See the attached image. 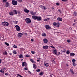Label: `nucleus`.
Wrapping results in <instances>:
<instances>
[{
	"label": "nucleus",
	"mask_w": 77,
	"mask_h": 77,
	"mask_svg": "<svg viewBox=\"0 0 77 77\" xmlns=\"http://www.w3.org/2000/svg\"><path fill=\"white\" fill-rule=\"evenodd\" d=\"M27 24H29L31 23V20L29 18H26L25 20Z\"/></svg>",
	"instance_id": "nucleus-1"
},
{
	"label": "nucleus",
	"mask_w": 77,
	"mask_h": 77,
	"mask_svg": "<svg viewBox=\"0 0 77 77\" xmlns=\"http://www.w3.org/2000/svg\"><path fill=\"white\" fill-rule=\"evenodd\" d=\"M15 27L16 28V30L17 32H19V31H20L21 29H20V26H19L17 25H16Z\"/></svg>",
	"instance_id": "nucleus-2"
},
{
	"label": "nucleus",
	"mask_w": 77,
	"mask_h": 77,
	"mask_svg": "<svg viewBox=\"0 0 77 77\" xmlns=\"http://www.w3.org/2000/svg\"><path fill=\"white\" fill-rule=\"evenodd\" d=\"M12 3L13 5H14V6H15L18 4V2H17V1L15 0H12Z\"/></svg>",
	"instance_id": "nucleus-3"
},
{
	"label": "nucleus",
	"mask_w": 77,
	"mask_h": 77,
	"mask_svg": "<svg viewBox=\"0 0 77 77\" xmlns=\"http://www.w3.org/2000/svg\"><path fill=\"white\" fill-rule=\"evenodd\" d=\"M43 40L44 44H47L48 42V40L47 38H44Z\"/></svg>",
	"instance_id": "nucleus-4"
},
{
	"label": "nucleus",
	"mask_w": 77,
	"mask_h": 77,
	"mask_svg": "<svg viewBox=\"0 0 77 77\" xmlns=\"http://www.w3.org/2000/svg\"><path fill=\"white\" fill-rule=\"evenodd\" d=\"M42 19V18H41V17L40 16H37V19L36 20L37 21H41Z\"/></svg>",
	"instance_id": "nucleus-5"
},
{
	"label": "nucleus",
	"mask_w": 77,
	"mask_h": 77,
	"mask_svg": "<svg viewBox=\"0 0 77 77\" xmlns=\"http://www.w3.org/2000/svg\"><path fill=\"white\" fill-rule=\"evenodd\" d=\"M23 33H19L18 34V36L19 38H21L23 36Z\"/></svg>",
	"instance_id": "nucleus-6"
},
{
	"label": "nucleus",
	"mask_w": 77,
	"mask_h": 77,
	"mask_svg": "<svg viewBox=\"0 0 77 77\" xmlns=\"http://www.w3.org/2000/svg\"><path fill=\"white\" fill-rule=\"evenodd\" d=\"M37 17V16H32V18L33 20H36Z\"/></svg>",
	"instance_id": "nucleus-7"
},
{
	"label": "nucleus",
	"mask_w": 77,
	"mask_h": 77,
	"mask_svg": "<svg viewBox=\"0 0 77 77\" xmlns=\"http://www.w3.org/2000/svg\"><path fill=\"white\" fill-rule=\"evenodd\" d=\"M27 63H26L25 62H23L22 63V66L23 67V66H27Z\"/></svg>",
	"instance_id": "nucleus-8"
},
{
	"label": "nucleus",
	"mask_w": 77,
	"mask_h": 77,
	"mask_svg": "<svg viewBox=\"0 0 77 77\" xmlns=\"http://www.w3.org/2000/svg\"><path fill=\"white\" fill-rule=\"evenodd\" d=\"M45 27L46 29H50V26L48 25H46L45 26Z\"/></svg>",
	"instance_id": "nucleus-9"
},
{
	"label": "nucleus",
	"mask_w": 77,
	"mask_h": 77,
	"mask_svg": "<svg viewBox=\"0 0 77 77\" xmlns=\"http://www.w3.org/2000/svg\"><path fill=\"white\" fill-rule=\"evenodd\" d=\"M43 48L45 50H47L48 48V46H44L43 47Z\"/></svg>",
	"instance_id": "nucleus-10"
},
{
	"label": "nucleus",
	"mask_w": 77,
	"mask_h": 77,
	"mask_svg": "<svg viewBox=\"0 0 77 77\" xmlns=\"http://www.w3.org/2000/svg\"><path fill=\"white\" fill-rule=\"evenodd\" d=\"M40 7L42 9H44V10H46V9H47V8H45V7L44 6L41 5L40 6Z\"/></svg>",
	"instance_id": "nucleus-11"
},
{
	"label": "nucleus",
	"mask_w": 77,
	"mask_h": 77,
	"mask_svg": "<svg viewBox=\"0 0 77 77\" xmlns=\"http://www.w3.org/2000/svg\"><path fill=\"white\" fill-rule=\"evenodd\" d=\"M57 20L59 21H62V19L61 17H58Z\"/></svg>",
	"instance_id": "nucleus-12"
},
{
	"label": "nucleus",
	"mask_w": 77,
	"mask_h": 77,
	"mask_svg": "<svg viewBox=\"0 0 77 77\" xmlns=\"http://www.w3.org/2000/svg\"><path fill=\"white\" fill-rule=\"evenodd\" d=\"M24 11L25 12H26V13H28L29 12V10L25 9L24 10Z\"/></svg>",
	"instance_id": "nucleus-13"
},
{
	"label": "nucleus",
	"mask_w": 77,
	"mask_h": 77,
	"mask_svg": "<svg viewBox=\"0 0 77 77\" xmlns=\"http://www.w3.org/2000/svg\"><path fill=\"white\" fill-rule=\"evenodd\" d=\"M70 55L71 56H75V54L74 53H71L70 54Z\"/></svg>",
	"instance_id": "nucleus-14"
},
{
	"label": "nucleus",
	"mask_w": 77,
	"mask_h": 77,
	"mask_svg": "<svg viewBox=\"0 0 77 77\" xmlns=\"http://www.w3.org/2000/svg\"><path fill=\"white\" fill-rule=\"evenodd\" d=\"M70 71L71 72L72 74H74V72L73 71V69H70Z\"/></svg>",
	"instance_id": "nucleus-15"
},
{
	"label": "nucleus",
	"mask_w": 77,
	"mask_h": 77,
	"mask_svg": "<svg viewBox=\"0 0 77 77\" xmlns=\"http://www.w3.org/2000/svg\"><path fill=\"white\" fill-rule=\"evenodd\" d=\"M13 13L14 14H17V11L16 10H13Z\"/></svg>",
	"instance_id": "nucleus-16"
},
{
	"label": "nucleus",
	"mask_w": 77,
	"mask_h": 77,
	"mask_svg": "<svg viewBox=\"0 0 77 77\" xmlns=\"http://www.w3.org/2000/svg\"><path fill=\"white\" fill-rule=\"evenodd\" d=\"M49 65V64L47 63H44V65L45 66H48Z\"/></svg>",
	"instance_id": "nucleus-17"
},
{
	"label": "nucleus",
	"mask_w": 77,
	"mask_h": 77,
	"mask_svg": "<svg viewBox=\"0 0 77 77\" xmlns=\"http://www.w3.org/2000/svg\"><path fill=\"white\" fill-rule=\"evenodd\" d=\"M9 3L8 2H6L5 4L6 7H9Z\"/></svg>",
	"instance_id": "nucleus-18"
},
{
	"label": "nucleus",
	"mask_w": 77,
	"mask_h": 77,
	"mask_svg": "<svg viewBox=\"0 0 77 77\" xmlns=\"http://www.w3.org/2000/svg\"><path fill=\"white\" fill-rule=\"evenodd\" d=\"M6 22H4L2 23V24L3 26H6Z\"/></svg>",
	"instance_id": "nucleus-19"
},
{
	"label": "nucleus",
	"mask_w": 77,
	"mask_h": 77,
	"mask_svg": "<svg viewBox=\"0 0 77 77\" xmlns=\"http://www.w3.org/2000/svg\"><path fill=\"white\" fill-rule=\"evenodd\" d=\"M19 58H21V59L23 58V54H20L19 55Z\"/></svg>",
	"instance_id": "nucleus-20"
},
{
	"label": "nucleus",
	"mask_w": 77,
	"mask_h": 77,
	"mask_svg": "<svg viewBox=\"0 0 77 77\" xmlns=\"http://www.w3.org/2000/svg\"><path fill=\"white\" fill-rule=\"evenodd\" d=\"M30 60L32 62V63H35V62L33 60L30 59Z\"/></svg>",
	"instance_id": "nucleus-21"
},
{
	"label": "nucleus",
	"mask_w": 77,
	"mask_h": 77,
	"mask_svg": "<svg viewBox=\"0 0 77 77\" xmlns=\"http://www.w3.org/2000/svg\"><path fill=\"white\" fill-rule=\"evenodd\" d=\"M9 15H11V16H13V15H14V13L13 12H10L9 13Z\"/></svg>",
	"instance_id": "nucleus-22"
},
{
	"label": "nucleus",
	"mask_w": 77,
	"mask_h": 77,
	"mask_svg": "<svg viewBox=\"0 0 77 77\" xmlns=\"http://www.w3.org/2000/svg\"><path fill=\"white\" fill-rule=\"evenodd\" d=\"M46 35H47L45 33H43L42 34V36H46Z\"/></svg>",
	"instance_id": "nucleus-23"
},
{
	"label": "nucleus",
	"mask_w": 77,
	"mask_h": 77,
	"mask_svg": "<svg viewBox=\"0 0 77 77\" xmlns=\"http://www.w3.org/2000/svg\"><path fill=\"white\" fill-rule=\"evenodd\" d=\"M9 25V23H8V22H6L5 26V27H7V26H8Z\"/></svg>",
	"instance_id": "nucleus-24"
},
{
	"label": "nucleus",
	"mask_w": 77,
	"mask_h": 77,
	"mask_svg": "<svg viewBox=\"0 0 77 77\" xmlns=\"http://www.w3.org/2000/svg\"><path fill=\"white\" fill-rule=\"evenodd\" d=\"M53 52L54 53V54H56V53H57V51H56V50H54L53 51Z\"/></svg>",
	"instance_id": "nucleus-25"
},
{
	"label": "nucleus",
	"mask_w": 77,
	"mask_h": 77,
	"mask_svg": "<svg viewBox=\"0 0 77 77\" xmlns=\"http://www.w3.org/2000/svg\"><path fill=\"white\" fill-rule=\"evenodd\" d=\"M3 54H4L5 55H7V52L6 51H5L4 52H3Z\"/></svg>",
	"instance_id": "nucleus-26"
},
{
	"label": "nucleus",
	"mask_w": 77,
	"mask_h": 77,
	"mask_svg": "<svg viewBox=\"0 0 77 77\" xmlns=\"http://www.w3.org/2000/svg\"><path fill=\"white\" fill-rule=\"evenodd\" d=\"M60 25V23H57V27H58Z\"/></svg>",
	"instance_id": "nucleus-27"
},
{
	"label": "nucleus",
	"mask_w": 77,
	"mask_h": 77,
	"mask_svg": "<svg viewBox=\"0 0 77 77\" xmlns=\"http://www.w3.org/2000/svg\"><path fill=\"white\" fill-rule=\"evenodd\" d=\"M66 54H69V53H70V52L69 51L67 50V51H66Z\"/></svg>",
	"instance_id": "nucleus-28"
},
{
	"label": "nucleus",
	"mask_w": 77,
	"mask_h": 77,
	"mask_svg": "<svg viewBox=\"0 0 77 77\" xmlns=\"http://www.w3.org/2000/svg\"><path fill=\"white\" fill-rule=\"evenodd\" d=\"M5 45H7V46H9V44L8 43L6 42H5Z\"/></svg>",
	"instance_id": "nucleus-29"
},
{
	"label": "nucleus",
	"mask_w": 77,
	"mask_h": 77,
	"mask_svg": "<svg viewBox=\"0 0 77 77\" xmlns=\"http://www.w3.org/2000/svg\"><path fill=\"white\" fill-rule=\"evenodd\" d=\"M50 76L51 77H54V75L51 73L50 74Z\"/></svg>",
	"instance_id": "nucleus-30"
},
{
	"label": "nucleus",
	"mask_w": 77,
	"mask_h": 77,
	"mask_svg": "<svg viewBox=\"0 0 77 77\" xmlns=\"http://www.w3.org/2000/svg\"><path fill=\"white\" fill-rule=\"evenodd\" d=\"M31 14L32 15H33V16H34L35 15V13L33 12V11H32L31 12Z\"/></svg>",
	"instance_id": "nucleus-31"
},
{
	"label": "nucleus",
	"mask_w": 77,
	"mask_h": 77,
	"mask_svg": "<svg viewBox=\"0 0 77 77\" xmlns=\"http://www.w3.org/2000/svg\"><path fill=\"white\" fill-rule=\"evenodd\" d=\"M43 72H41L40 73H39L40 75H43Z\"/></svg>",
	"instance_id": "nucleus-32"
},
{
	"label": "nucleus",
	"mask_w": 77,
	"mask_h": 77,
	"mask_svg": "<svg viewBox=\"0 0 77 77\" xmlns=\"http://www.w3.org/2000/svg\"><path fill=\"white\" fill-rule=\"evenodd\" d=\"M57 24V23H56V22H54L53 23V25L54 26H56Z\"/></svg>",
	"instance_id": "nucleus-33"
},
{
	"label": "nucleus",
	"mask_w": 77,
	"mask_h": 77,
	"mask_svg": "<svg viewBox=\"0 0 77 77\" xmlns=\"http://www.w3.org/2000/svg\"><path fill=\"white\" fill-rule=\"evenodd\" d=\"M33 67L34 68H36V65L35 64H33Z\"/></svg>",
	"instance_id": "nucleus-34"
},
{
	"label": "nucleus",
	"mask_w": 77,
	"mask_h": 77,
	"mask_svg": "<svg viewBox=\"0 0 77 77\" xmlns=\"http://www.w3.org/2000/svg\"><path fill=\"white\" fill-rule=\"evenodd\" d=\"M67 42L69 43V42H71V40L69 39H68L67 40Z\"/></svg>",
	"instance_id": "nucleus-35"
},
{
	"label": "nucleus",
	"mask_w": 77,
	"mask_h": 77,
	"mask_svg": "<svg viewBox=\"0 0 77 77\" xmlns=\"http://www.w3.org/2000/svg\"><path fill=\"white\" fill-rule=\"evenodd\" d=\"M13 53L14 54H17V52L15 51H13Z\"/></svg>",
	"instance_id": "nucleus-36"
},
{
	"label": "nucleus",
	"mask_w": 77,
	"mask_h": 77,
	"mask_svg": "<svg viewBox=\"0 0 77 77\" xmlns=\"http://www.w3.org/2000/svg\"><path fill=\"white\" fill-rule=\"evenodd\" d=\"M72 62H73V63H75V60L73 59L72 60Z\"/></svg>",
	"instance_id": "nucleus-37"
},
{
	"label": "nucleus",
	"mask_w": 77,
	"mask_h": 77,
	"mask_svg": "<svg viewBox=\"0 0 77 77\" xmlns=\"http://www.w3.org/2000/svg\"><path fill=\"white\" fill-rule=\"evenodd\" d=\"M25 57H30V55H26L25 56Z\"/></svg>",
	"instance_id": "nucleus-38"
},
{
	"label": "nucleus",
	"mask_w": 77,
	"mask_h": 77,
	"mask_svg": "<svg viewBox=\"0 0 77 77\" xmlns=\"http://www.w3.org/2000/svg\"><path fill=\"white\" fill-rule=\"evenodd\" d=\"M13 47L14 48H17V46L16 45H14V46H13Z\"/></svg>",
	"instance_id": "nucleus-39"
},
{
	"label": "nucleus",
	"mask_w": 77,
	"mask_h": 77,
	"mask_svg": "<svg viewBox=\"0 0 77 77\" xmlns=\"http://www.w3.org/2000/svg\"><path fill=\"white\" fill-rule=\"evenodd\" d=\"M17 1L18 2H22V0H17Z\"/></svg>",
	"instance_id": "nucleus-40"
},
{
	"label": "nucleus",
	"mask_w": 77,
	"mask_h": 77,
	"mask_svg": "<svg viewBox=\"0 0 77 77\" xmlns=\"http://www.w3.org/2000/svg\"><path fill=\"white\" fill-rule=\"evenodd\" d=\"M17 75L20 77H22V76L19 74H17Z\"/></svg>",
	"instance_id": "nucleus-41"
},
{
	"label": "nucleus",
	"mask_w": 77,
	"mask_h": 77,
	"mask_svg": "<svg viewBox=\"0 0 77 77\" xmlns=\"http://www.w3.org/2000/svg\"><path fill=\"white\" fill-rule=\"evenodd\" d=\"M73 14H74V15H75V16H76V15H77V14H76V13H75V12H74L73 13Z\"/></svg>",
	"instance_id": "nucleus-42"
},
{
	"label": "nucleus",
	"mask_w": 77,
	"mask_h": 77,
	"mask_svg": "<svg viewBox=\"0 0 77 77\" xmlns=\"http://www.w3.org/2000/svg\"><path fill=\"white\" fill-rule=\"evenodd\" d=\"M58 11L60 13H61V12H62V11L60 9H59Z\"/></svg>",
	"instance_id": "nucleus-43"
},
{
	"label": "nucleus",
	"mask_w": 77,
	"mask_h": 77,
	"mask_svg": "<svg viewBox=\"0 0 77 77\" xmlns=\"http://www.w3.org/2000/svg\"><path fill=\"white\" fill-rule=\"evenodd\" d=\"M31 53L32 54H35V51H31Z\"/></svg>",
	"instance_id": "nucleus-44"
},
{
	"label": "nucleus",
	"mask_w": 77,
	"mask_h": 77,
	"mask_svg": "<svg viewBox=\"0 0 77 77\" xmlns=\"http://www.w3.org/2000/svg\"><path fill=\"white\" fill-rule=\"evenodd\" d=\"M37 72H39L40 71V69H38L37 70H36Z\"/></svg>",
	"instance_id": "nucleus-45"
},
{
	"label": "nucleus",
	"mask_w": 77,
	"mask_h": 77,
	"mask_svg": "<svg viewBox=\"0 0 77 77\" xmlns=\"http://www.w3.org/2000/svg\"><path fill=\"white\" fill-rule=\"evenodd\" d=\"M73 66H76V64H75V63H73Z\"/></svg>",
	"instance_id": "nucleus-46"
},
{
	"label": "nucleus",
	"mask_w": 77,
	"mask_h": 77,
	"mask_svg": "<svg viewBox=\"0 0 77 77\" xmlns=\"http://www.w3.org/2000/svg\"><path fill=\"white\" fill-rule=\"evenodd\" d=\"M15 23L16 24H18V21H15Z\"/></svg>",
	"instance_id": "nucleus-47"
},
{
	"label": "nucleus",
	"mask_w": 77,
	"mask_h": 77,
	"mask_svg": "<svg viewBox=\"0 0 77 77\" xmlns=\"http://www.w3.org/2000/svg\"><path fill=\"white\" fill-rule=\"evenodd\" d=\"M3 70H2V69H1L0 70V72L3 73Z\"/></svg>",
	"instance_id": "nucleus-48"
},
{
	"label": "nucleus",
	"mask_w": 77,
	"mask_h": 77,
	"mask_svg": "<svg viewBox=\"0 0 77 77\" xmlns=\"http://www.w3.org/2000/svg\"><path fill=\"white\" fill-rule=\"evenodd\" d=\"M7 1V0H3V2H6Z\"/></svg>",
	"instance_id": "nucleus-49"
},
{
	"label": "nucleus",
	"mask_w": 77,
	"mask_h": 77,
	"mask_svg": "<svg viewBox=\"0 0 77 77\" xmlns=\"http://www.w3.org/2000/svg\"><path fill=\"white\" fill-rule=\"evenodd\" d=\"M56 5H57L58 6H59V4L57 2L56 3Z\"/></svg>",
	"instance_id": "nucleus-50"
},
{
	"label": "nucleus",
	"mask_w": 77,
	"mask_h": 77,
	"mask_svg": "<svg viewBox=\"0 0 77 77\" xmlns=\"http://www.w3.org/2000/svg\"><path fill=\"white\" fill-rule=\"evenodd\" d=\"M63 52L64 53H65L66 52V50H65L64 49V50L63 51Z\"/></svg>",
	"instance_id": "nucleus-51"
},
{
	"label": "nucleus",
	"mask_w": 77,
	"mask_h": 77,
	"mask_svg": "<svg viewBox=\"0 0 77 77\" xmlns=\"http://www.w3.org/2000/svg\"><path fill=\"white\" fill-rule=\"evenodd\" d=\"M63 2H66L67 0H61Z\"/></svg>",
	"instance_id": "nucleus-52"
},
{
	"label": "nucleus",
	"mask_w": 77,
	"mask_h": 77,
	"mask_svg": "<svg viewBox=\"0 0 77 77\" xmlns=\"http://www.w3.org/2000/svg\"><path fill=\"white\" fill-rule=\"evenodd\" d=\"M24 69H25V70H27V68H24Z\"/></svg>",
	"instance_id": "nucleus-53"
},
{
	"label": "nucleus",
	"mask_w": 77,
	"mask_h": 77,
	"mask_svg": "<svg viewBox=\"0 0 77 77\" xmlns=\"http://www.w3.org/2000/svg\"><path fill=\"white\" fill-rule=\"evenodd\" d=\"M44 21H47V19H45L44 20Z\"/></svg>",
	"instance_id": "nucleus-54"
},
{
	"label": "nucleus",
	"mask_w": 77,
	"mask_h": 77,
	"mask_svg": "<svg viewBox=\"0 0 77 77\" xmlns=\"http://www.w3.org/2000/svg\"><path fill=\"white\" fill-rule=\"evenodd\" d=\"M5 75H8V73H6L5 74Z\"/></svg>",
	"instance_id": "nucleus-55"
},
{
	"label": "nucleus",
	"mask_w": 77,
	"mask_h": 77,
	"mask_svg": "<svg viewBox=\"0 0 77 77\" xmlns=\"http://www.w3.org/2000/svg\"><path fill=\"white\" fill-rule=\"evenodd\" d=\"M47 20L48 21V20H50V18H47Z\"/></svg>",
	"instance_id": "nucleus-56"
},
{
	"label": "nucleus",
	"mask_w": 77,
	"mask_h": 77,
	"mask_svg": "<svg viewBox=\"0 0 77 77\" xmlns=\"http://www.w3.org/2000/svg\"><path fill=\"white\" fill-rule=\"evenodd\" d=\"M28 73H29V74H31V72H30V71H28Z\"/></svg>",
	"instance_id": "nucleus-57"
},
{
	"label": "nucleus",
	"mask_w": 77,
	"mask_h": 77,
	"mask_svg": "<svg viewBox=\"0 0 77 77\" xmlns=\"http://www.w3.org/2000/svg\"><path fill=\"white\" fill-rule=\"evenodd\" d=\"M53 62L54 63H56V62L54 61V60L53 61Z\"/></svg>",
	"instance_id": "nucleus-58"
},
{
	"label": "nucleus",
	"mask_w": 77,
	"mask_h": 77,
	"mask_svg": "<svg viewBox=\"0 0 77 77\" xmlns=\"http://www.w3.org/2000/svg\"><path fill=\"white\" fill-rule=\"evenodd\" d=\"M51 48H54V47L52 46H51Z\"/></svg>",
	"instance_id": "nucleus-59"
},
{
	"label": "nucleus",
	"mask_w": 77,
	"mask_h": 77,
	"mask_svg": "<svg viewBox=\"0 0 77 77\" xmlns=\"http://www.w3.org/2000/svg\"><path fill=\"white\" fill-rule=\"evenodd\" d=\"M39 60H37V62H39Z\"/></svg>",
	"instance_id": "nucleus-60"
},
{
	"label": "nucleus",
	"mask_w": 77,
	"mask_h": 77,
	"mask_svg": "<svg viewBox=\"0 0 77 77\" xmlns=\"http://www.w3.org/2000/svg\"><path fill=\"white\" fill-rule=\"evenodd\" d=\"M31 41H33V39L32 38L31 39Z\"/></svg>",
	"instance_id": "nucleus-61"
},
{
	"label": "nucleus",
	"mask_w": 77,
	"mask_h": 77,
	"mask_svg": "<svg viewBox=\"0 0 77 77\" xmlns=\"http://www.w3.org/2000/svg\"><path fill=\"white\" fill-rule=\"evenodd\" d=\"M40 59H40V58H37V60H40Z\"/></svg>",
	"instance_id": "nucleus-62"
},
{
	"label": "nucleus",
	"mask_w": 77,
	"mask_h": 77,
	"mask_svg": "<svg viewBox=\"0 0 77 77\" xmlns=\"http://www.w3.org/2000/svg\"><path fill=\"white\" fill-rule=\"evenodd\" d=\"M60 48H63V47H61V46H60Z\"/></svg>",
	"instance_id": "nucleus-63"
},
{
	"label": "nucleus",
	"mask_w": 77,
	"mask_h": 77,
	"mask_svg": "<svg viewBox=\"0 0 77 77\" xmlns=\"http://www.w3.org/2000/svg\"><path fill=\"white\" fill-rule=\"evenodd\" d=\"M75 24L74 23H73V25L74 26H75Z\"/></svg>",
	"instance_id": "nucleus-64"
}]
</instances>
